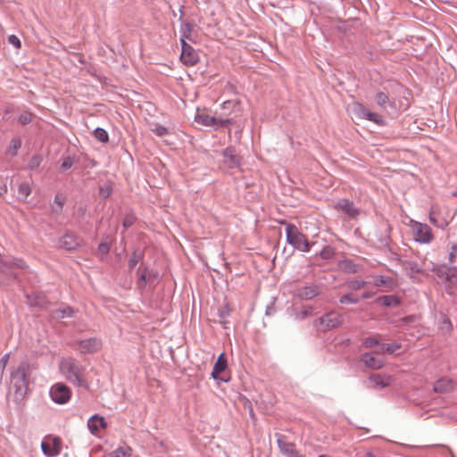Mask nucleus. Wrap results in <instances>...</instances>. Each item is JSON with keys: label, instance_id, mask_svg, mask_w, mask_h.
Instances as JSON below:
<instances>
[{"label": "nucleus", "instance_id": "1", "mask_svg": "<svg viewBox=\"0 0 457 457\" xmlns=\"http://www.w3.org/2000/svg\"><path fill=\"white\" fill-rule=\"evenodd\" d=\"M30 375V365L27 361H21L11 373V383L13 388V400L15 403H21L28 390L29 377Z\"/></svg>", "mask_w": 457, "mask_h": 457}, {"label": "nucleus", "instance_id": "2", "mask_svg": "<svg viewBox=\"0 0 457 457\" xmlns=\"http://www.w3.org/2000/svg\"><path fill=\"white\" fill-rule=\"evenodd\" d=\"M61 374L72 385L87 388L85 368L75 359L64 358L59 365Z\"/></svg>", "mask_w": 457, "mask_h": 457}, {"label": "nucleus", "instance_id": "3", "mask_svg": "<svg viewBox=\"0 0 457 457\" xmlns=\"http://www.w3.org/2000/svg\"><path fill=\"white\" fill-rule=\"evenodd\" d=\"M456 210L450 208L445 202H436L429 212L430 222L437 228H445L453 219Z\"/></svg>", "mask_w": 457, "mask_h": 457}, {"label": "nucleus", "instance_id": "4", "mask_svg": "<svg viewBox=\"0 0 457 457\" xmlns=\"http://www.w3.org/2000/svg\"><path fill=\"white\" fill-rule=\"evenodd\" d=\"M280 224H285L287 242L294 248L307 253L310 251V245L306 237L298 229V228L292 224L287 223L286 220L279 221Z\"/></svg>", "mask_w": 457, "mask_h": 457}, {"label": "nucleus", "instance_id": "5", "mask_svg": "<svg viewBox=\"0 0 457 457\" xmlns=\"http://www.w3.org/2000/svg\"><path fill=\"white\" fill-rule=\"evenodd\" d=\"M433 271L445 284L447 293L453 294V291L457 289V267L440 266L434 268Z\"/></svg>", "mask_w": 457, "mask_h": 457}, {"label": "nucleus", "instance_id": "6", "mask_svg": "<svg viewBox=\"0 0 457 457\" xmlns=\"http://www.w3.org/2000/svg\"><path fill=\"white\" fill-rule=\"evenodd\" d=\"M344 322L343 316L337 312H329L315 320L314 326L320 331H328L340 327Z\"/></svg>", "mask_w": 457, "mask_h": 457}, {"label": "nucleus", "instance_id": "7", "mask_svg": "<svg viewBox=\"0 0 457 457\" xmlns=\"http://www.w3.org/2000/svg\"><path fill=\"white\" fill-rule=\"evenodd\" d=\"M49 395L54 403L62 405L71 400L72 392L64 383L57 382L51 386Z\"/></svg>", "mask_w": 457, "mask_h": 457}, {"label": "nucleus", "instance_id": "8", "mask_svg": "<svg viewBox=\"0 0 457 457\" xmlns=\"http://www.w3.org/2000/svg\"><path fill=\"white\" fill-rule=\"evenodd\" d=\"M411 229L415 241L420 244H428L433 239L431 228L425 223L411 221Z\"/></svg>", "mask_w": 457, "mask_h": 457}, {"label": "nucleus", "instance_id": "9", "mask_svg": "<svg viewBox=\"0 0 457 457\" xmlns=\"http://www.w3.org/2000/svg\"><path fill=\"white\" fill-rule=\"evenodd\" d=\"M277 445L279 452L286 457H305L296 448L295 444L287 440V436L282 434H275Z\"/></svg>", "mask_w": 457, "mask_h": 457}, {"label": "nucleus", "instance_id": "10", "mask_svg": "<svg viewBox=\"0 0 457 457\" xmlns=\"http://www.w3.org/2000/svg\"><path fill=\"white\" fill-rule=\"evenodd\" d=\"M353 112L354 115L359 119H364L372 121L378 126L386 125V120L382 118V116L378 115V113L370 112L361 104H356L353 106Z\"/></svg>", "mask_w": 457, "mask_h": 457}, {"label": "nucleus", "instance_id": "11", "mask_svg": "<svg viewBox=\"0 0 457 457\" xmlns=\"http://www.w3.org/2000/svg\"><path fill=\"white\" fill-rule=\"evenodd\" d=\"M321 290L319 286H304L296 288L294 291V296L301 300H312L320 295Z\"/></svg>", "mask_w": 457, "mask_h": 457}, {"label": "nucleus", "instance_id": "12", "mask_svg": "<svg viewBox=\"0 0 457 457\" xmlns=\"http://www.w3.org/2000/svg\"><path fill=\"white\" fill-rule=\"evenodd\" d=\"M102 346V343L96 337L82 339L78 342V350L82 353H94Z\"/></svg>", "mask_w": 457, "mask_h": 457}, {"label": "nucleus", "instance_id": "13", "mask_svg": "<svg viewBox=\"0 0 457 457\" xmlns=\"http://www.w3.org/2000/svg\"><path fill=\"white\" fill-rule=\"evenodd\" d=\"M394 378L387 374H374L369 378L370 387L371 388H385L389 386L394 382Z\"/></svg>", "mask_w": 457, "mask_h": 457}, {"label": "nucleus", "instance_id": "14", "mask_svg": "<svg viewBox=\"0 0 457 457\" xmlns=\"http://www.w3.org/2000/svg\"><path fill=\"white\" fill-rule=\"evenodd\" d=\"M227 365H228V362H227V359L225 358V353H221L219 355V357L212 368V371L211 374L212 378L214 380L227 382L228 379L219 377V374L223 372L226 370Z\"/></svg>", "mask_w": 457, "mask_h": 457}, {"label": "nucleus", "instance_id": "15", "mask_svg": "<svg viewBox=\"0 0 457 457\" xmlns=\"http://www.w3.org/2000/svg\"><path fill=\"white\" fill-rule=\"evenodd\" d=\"M180 60L187 66H193L198 62V55L190 45L183 46Z\"/></svg>", "mask_w": 457, "mask_h": 457}, {"label": "nucleus", "instance_id": "16", "mask_svg": "<svg viewBox=\"0 0 457 457\" xmlns=\"http://www.w3.org/2000/svg\"><path fill=\"white\" fill-rule=\"evenodd\" d=\"M454 387L455 382L450 378L444 377L435 382L433 390L438 394H445L453 391Z\"/></svg>", "mask_w": 457, "mask_h": 457}, {"label": "nucleus", "instance_id": "17", "mask_svg": "<svg viewBox=\"0 0 457 457\" xmlns=\"http://www.w3.org/2000/svg\"><path fill=\"white\" fill-rule=\"evenodd\" d=\"M361 361L364 365L372 370H379L385 365V361L380 358H377L373 353H365L361 356Z\"/></svg>", "mask_w": 457, "mask_h": 457}, {"label": "nucleus", "instance_id": "18", "mask_svg": "<svg viewBox=\"0 0 457 457\" xmlns=\"http://www.w3.org/2000/svg\"><path fill=\"white\" fill-rule=\"evenodd\" d=\"M223 163L229 169L236 168L239 165V159L235 150L231 147H228L223 151Z\"/></svg>", "mask_w": 457, "mask_h": 457}, {"label": "nucleus", "instance_id": "19", "mask_svg": "<svg viewBox=\"0 0 457 457\" xmlns=\"http://www.w3.org/2000/svg\"><path fill=\"white\" fill-rule=\"evenodd\" d=\"M375 103L380 107L382 111H387V108L395 109V104L389 96L384 92H377L375 95Z\"/></svg>", "mask_w": 457, "mask_h": 457}, {"label": "nucleus", "instance_id": "20", "mask_svg": "<svg viewBox=\"0 0 457 457\" xmlns=\"http://www.w3.org/2000/svg\"><path fill=\"white\" fill-rule=\"evenodd\" d=\"M28 303L31 306H37L39 308H46L49 305V301L44 294L27 295Z\"/></svg>", "mask_w": 457, "mask_h": 457}, {"label": "nucleus", "instance_id": "21", "mask_svg": "<svg viewBox=\"0 0 457 457\" xmlns=\"http://www.w3.org/2000/svg\"><path fill=\"white\" fill-rule=\"evenodd\" d=\"M60 246L66 250H74L79 246L78 238L71 234H65L59 240Z\"/></svg>", "mask_w": 457, "mask_h": 457}, {"label": "nucleus", "instance_id": "22", "mask_svg": "<svg viewBox=\"0 0 457 457\" xmlns=\"http://www.w3.org/2000/svg\"><path fill=\"white\" fill-rule=\"evenodd\" d=\"M106 423L103 417L93 415L87 420V428L92 434H96L100 428H105Z\"/></svg>", "mask_w": 457, "mask_h": 457}, {"label": "nucleus", "instance_id": "23", "mask_svg": "<svg viewBox=\"0 0 457 457\" xmlns=\"http://www.w3.org/2000/svg\"><path fill=\"white\" fill-rule=\"evenodd\" d=\"M336 208L343 211L351 218H355L359 215V210L354 206L353 202H338Z\"/></svg>", "mask_w": 457, "mask_h": 457}, {"label": "nucleus", "instance_id": "24", "mask_svg": "<svg viewBox=\"0 0 457 457\" xmlns=\"http://www.w3.org/2000/svg\"><path fill=\"white\" fill-rule=\"evenodd\" d=\"M195 122L203 126L214 127L218 123V119L206 113H197L195 116Z\"/></svg>", "mask_w": 457, "mask_h": 457}, {"label": "nucleus", "instance_id": "25", "mask_svg": "<svg viewBox=\"0 0 457 457\" xmlns=\"http://www.w3.org/2000/svg\"><path fill=\"white\" fill-rule=\"evenodd\" d=\"M378 301L386 307H396L400 304V300L395 295H384L379 297Z\"/></svg>", "mask_w": 457, "mask_h": 457}, {"label": "nucleus", "instance_id": "26", "mask_svg": "<svg viewBox=\"0 0 457 457\" xmlns=\"http://www.w3.org/2000/svg\"><path fill=\"white\" fill-rule=\"evenodd\" d=\"M405 270L411 277H413L417 274H424V270L414 262H407L405 263Z\"/></svg>", "mask_w": 457, "mask_h": 457}, {"label": "nucleus", "instance_id": "27", "mask_svg": "<svg viewBox=\"0 0 457 457\" xmlns=\"http://www.w3.org/2000/svg\"><path fill=\"white\" fill-rule=\"evenodd\" d=\"M132 450L129 446H120L113 451L110 457H131Z\"/></svg>", "mask_w": 457, "mask_h": 457}, {"label": "nucleus", "instance_id": "28", "mask_svg": "<svg viewBox=\"0 0 457 457\" xmlns=\"http://www.w3.org/2000/svg\"><path fill=\"white\" fill-rule=\"evenodd\" d=\"M144 257V252L140 250H135L129 260V267L130 269H133L137 266V264L143 259Z\"/></svg>", "mask_w": 457, "mask_h": 457}, {"label": "nucleus", "instance_id": "29", "mask_svg": "<svg viewBox=\"0 0 457 457\" xmlns=\"http://www.w3.org/2000/svg\"><path fill=\"white\" fill-rule=\"evenodd\" d=\"M151 281V273L150 270L145 269V270L141 273L137 280V287L143 289L145 287L146 284Z\"/></svg>", "mask_w": 457, "mask_h": 457}, {"label": "nucleus", "instance_id": "30", "mask_svg": "<svg viewBox=\"0 0 457 457\" xmlns=\"http://www.w3.org/2000/svg\"><path fill=\"white\" fill-rule=\"evenodd\" d=\"M21 146V139L18 137H13L11 141V145L7 149V154L11 156H15L17 154V151Z\"/></svg>", "mask_w": 457, "mask_h": 457}, {"label": "nucleus", "instance_id": "31", "mask_svg": "<svg viewBox=\"0 0 457 457\" xmlns=\"http://www.w3.org/2000/svg\"><path fill=\"white\" fill-rule=\"evenodd\" d=\"M73 310L70 306H66L64 308L56 309L54 311V315L58 319H63L66 317H71L73 316Z\"/></svg>", "mask_w": 457, "mask_h": 457}, {"label": "nucleus", "instance_id": "32", "mask_svg": "<svg viewBox=\"0 0 457 457\" xmlns=\"http://www.w3.org/2000/svg\"><path fill=\"white\" fill-rule=\"evenodd\" d=\"M340 266L341 269L347 273H355L358 271V265L349 260L342 262Z\"/></svg>", "mask_w": 457, "mask_h": 457}, {"label": "nucleus", "instance_id": "33", "mask_svg": "<svg viewBox=\"0 0 457 457\" xmlns=\"http://www.w3.org/2000/svg\"><path fill=\"white\" fill-rule=\"evenodd\" d=\"M94 137L102 143H106L109 140L107 131L102 128H96L94 130Z\"/></svg>", "mask_w": 457, "mask_h": 457}, {"label": "nucleus", "instance_id": "34", "mask_svg": "<svg viewBox=\"0 0 457 457\" xmlns=\"http://www.w3.org/2000/svg\"><path fill=\"white\" fill-rule=\"evenodd\" d=\"M339 303L341 304L358 303L359 298L353 294H346L340 297Z\"/></svg>", "mask_w": 457, "mask_h": 457}, {"label": "nucleus", "instance_id": "35", "mask_svg": "<svg viewBox=\"0 0 457 457\" xmlns=\"http://www.w3.org/2000/svg\"><path fill=\"white\" fill-rule=\"evenodd\" d=\"M447 260L450 263H455L457 261V244H452L449 247Z\"/></svg>", "mask_w": 457, "mask_h": 457}, {"label": "nucleus", "instance_id": "36", "mask_svg": "<svg viewBox=\"0 0 457 457\" xmlns=\"http://www.w3.org/2000/svg\"><path fill=\"white\" fill-rule=\"evenodd\" d=\"M41 449L45 455L47 457H54L59 455L58 450H52L51 447L45 442L41 443Z\"/></svg>", "mask_w": 457, "mask_h": 457}, {"label": "nucleus", "instance_id": "37", "mask_svg": "<svg viewBox=\"0 0 457 457\" xmlns=\"http://www.w3.org/2000/svg\"><path fill=\"white\" fill-rule=\"evenodd\" d=\"M452 328H453V326H452L450 319L446 315L443 314L442 320L440 323V329L448 332V331H451Z\"/></svg>", "mask_w": 457, "mask_h": 457}, {"label": "nucleus", "instance_id": "38", "mask_svg": "<svg viewBox=\"0 0 457 457\" xmlns=\"http://www.w3.org/2000/svg\"><path fill=\"white\" fill-rule=\"evenodd\" d=\"M400 348H401V345L400 344H396V343L383 345V352L386 353H389V354L394 353L395 352H396Z\"/></svg>", "mask_w": 457, "mask_h": 457}, {"label": "nucleus", "instance_id": "39", "mask_svg": "<svg viewBox=\"0 0 457 457\" xmlns=\"http://www.w3.org/2000/svg\"><path fill=\"white\" fill-rule=\"evenodd\" d=\"M366 285L364 280H351L347 283V287L352 290H358L363 288Z\"/></svg>", "mask_w": 457, "mask_h": 457}, {"label": "nucleus", "instance_id": "40", "mask_svg": "<svg viewBox=\"0 0 457 457\" xmlns=\"http://www.w3.org/2000/svg\"><path fill=\"white\" fill-rule=\"evenodd\" d=\"M313 308L311 306L303 307L302 311L296 313V318L303 320L312 314Z\"/></svg>", "mask_w": 457, "mask_h": 457}, {"label": "nucleus", "instance_id": "41", "mask_svg": "<svg viewBox=\"0 0 457 457\" xmlns=\"http://www.w3.org/2000/svg\"><path fill=\"white\" fill-rule=\"evenodd\" d=\"M362 345L367 348H371L373 346L378 345L379 341L376 337H366L363 339Z\"/></svg>", "mask_w": 457, "mask_h": 457}, {"label": "nucleus", "instance_id": "42", "mask_svg": "<svg viewBox=\"0 0 457 457\" xmlns=\"http://www.w3.org/2000/svg\"><path fill=\"white\" fill-rule=\"evenodd\" d=\"M18 120L21 125L29 124L32 120V114L29 112H24L19 116Z\"/></svg>", "mask_w": 457, "mask_h": 457}, {"label": "nucleus", "instance_id": "43", "mask_svg": "<svg viewBox=\"0 0 457 457\" xmlns=\"http://www.w3.org/2000/svg\"><path fill=\"white\" fill-rule=\"evenodd\" d=\"M136 220V217L133 213H129L123 220V227L124 228L131 227Z\"/></svg>", "mask_w": 457, "mask_h": 457}, {"label": "nucleus", "instance_id": "44", "mask_svg": "<svg viewBox=\"0 0 457 457\" xmlns=\"http://www.w3.org/2000/svg\"><path fill=\"white\" fill-rule=\"evenodd\" d=\"M42 158L39 155L33 156L29 162V168L31 170L37 169L41 163Z\"/></svg>", "mask_w": 457, "mask_h": 457}, {"label": "nucleus", "instance_id": "45", "mask_svg": "<svg viewBox=\"0 0 457 457\" xmlns=\"http://www.w3.org/2000/svg\"><path fill=\"white\" fill-rule=\"evenodd\" d=\"M154 131L157 136L160 137L166 136L169 133V129L166 127L160 124L155 125Z\"/></svg>", "mask_w": 457, "mask_h": 457}, {"label": "nucleus", "instance_id": "46", "mask_svg": "<svg viewBox=\"0 0 457 457\" xmlns=\"http://www.w3.org/2000/svg\"><path fill=\"white\" fill-rule=\"evenodd\" d=\"M320 256L321 258L323 259H330L332 258L333 254H334V251L332 248L327 246V247H324L321 251H320Z\"/></svg>", "mask_w": 457, "mask_h": 457}, {"label": "nucleus", "instance_id": "47", "mask_svg": "<svg viewBox=\"0 0 457 457\" xmlns=\"http://www.w3.org/2000/svg\"><path fill=\"white\" fill-rule=\"evenodd\" d=\"M19 193L21 195L27 197L30 194V187L28 184H21L19 186Z\"/></svg>", "mask_w": 457, "mask_h": 457}, {"label": "nucleus", "instance_id": "48", "mask_svg": "<svg viewBox=\"0 0 457 457\" xmlns=\"http://www.w3.org/2000/svg\"><path fill=\"white\" fill-rule=\"evenodd\" d=\"M73 165V160L71 157L70 156H67L66 158H64V160L62 161V169L63 170H68L70 168H71V166Z\"/></svg>", "mask_w": 457, "mask_h": 457}, {"label": "nucleus", "instance_id": "49", "mask_svg": "<svg viewBox=\"0 0 457 457\" xmlns=\"http://www.w3.org/2000/svg\"><path fill=\"white\" fill-rule=\"evenodd\" d=\"M191 30H192V26L188 22H183L181 24L180 31H181L182 35L188 36L187 34H189L191 32Z\"/></svg>", "mask_w": 457, "mask_h": 457}, {"label": "nucleus", "instance_id": "50", "mask_svg": "<svg viewBox=\"0 0 457 457\" xmlns=\"http://www.w3.org/2000/svg\"><path fill=\"white\" fill-rule=\"evenodd\" d=\"M110 251V245L109 244L107 243H101L99 244L98 245V252L103 254V255H105L109 253Z\"/></svg>", "mask_w": 457, "mask_h": 457}, {"label": "nucleus", "instance_id": "51", "mask_svg": "<svg viewBox=\"0 0 457 457\" xmlns=\"http://www.w3.org/2000/svg\"><path fill=\"white\" fill-rule=\"evenodd\" d=\"M52 450H58L59 453L62 450V440L59 437H54L53 438V446L51 447Z\"/></svg>", "mask_w": 457, "mask_h": 457}, {"label": "nucleus", "instance_id": "52", "mask_svg": "<svg viewBox=\"0 0 457 457\" xmlns=\"http://www.w3.org/2000/svg\"><path fill=\"white\" fill-rule=\"evenodd\" d=\"M8 42L17 48L21 47V41L15 35L9 36Z\"/></svg>", "mask_w": 457, "mask_h": 457}, {"label": "nucleus", "instance_id": "53", "mask_svg": "<svg viewBox=\"0 0 457 457\" xmlns=\"http://www.w3.org/2000/svg\"><path fill=\"white\" fill-rule=\"evenodd\" d=\"M111 195V187L109 186H105L100 188V195L103 198H108Z\"/></svg>", "mask_w": 457, "mask_h": 457}, {"label": "nucleus", "instance_id": "54", "mask_svg": "<svg viewBox=\"0 0 457 457\" xmlns=\"http://www.w3.org/2000/svg\"><path fill=\"white\" fill-rule=\"evenodd\" d=\"M232 124V120L229 119H218V123L214 127H225Z\"/></svg>", "mask_w": 457, "mask_h": 457}, {"label": "nucleus", "instance_id": "55", "mask_svg": "<svg viewBox=\"0 0 457 457\" xmlns=\"http://www.w3.org/2000/svg\"><path fill=\"white\" fill-rule=\"evenodd\" d=\"M389 280H390V278L388 277L379 276L377 278L376 282H377L378 286H381V285H386Z\"/></svg>", "mask_w": 457, "mask_h": 457}, {"label": "nucleus", "instance_id": "56", "mask_svg": "<svg viewBox=\"0 0 457 457\" xmlns=\"http://www.w3.org/2000/svg\"><path fill=\"white\" fill-rule=\"evenodd\" d=\"M12 265L19 269H25L26 264L21 259H17L13 261Z\"/></svg>", "mask_w": 457, "mask_h": 457}, {"label": "nucleus", "instance_id": "57", "mask_svg": "<svg viewBox=\"0 0 457 457\" xmlns=\"http://www.w3.org/2000/svg\"><path fill=\"white\" fill-rule=\"evenodd\" d=\"M8 360H9V354H8V353L4 354V355L1 358V360H0V364H1V366H2V370H4V369L5 368V366H6L7 362H8Z\"/></svg>", "mask_w": 457, "mask_h": 457}, {"label": "nucleus", "instance_id": "58", "mask_svg": "<svg viewBox=\"0 0 457 457\" xmlns=\"http://www.w3.org/2000/svg\"><path fill=\"white\" fill-rule=\"evenodd\" d=\"M186 39H189V36H184V35H181V38H180L181 50L183 49V46H184L188 45V44L186 42Z\"/></svg>", "mask_w": 457, "mask_h": 457}, {"label": "nucleus", "instance_id": "59", "mask_svg": "<svg viewBox=\"0 0 457 457\" xmlns=\"http://www.w3.org/2000/svg\"><path fill=\"white\" fill-rule=\"evenodd\" d=\"M150 273H151V281L149 282L150 284H154V281H155V278L157 277V274L154 273V271L150 270Z\"/></svg>", "mask_w": 457, "mask_h": 457}, {"label": "nucleus", "instance_id": "60", "mask_svg": "<svg viewBox=\"0 0 457 457\" xmlns=\"http://www.w3.org/2000/svg\"><path fill=\"white\" fill-rule=\"evenodd\" d=\"M370 297V294L369 292H365L363 295H362V298L363 299H368Z\"/></svg>", "mask_w": 457, "mask_h": 457}, {"label": "nucleus", "instance_id": "61", "mask_svg": "<svg viewBox=\"0 0 457 457\" xmlns=\"http://www.w3.org/2000/svg\"><path fill=\"white\" fill-rule=\"evenodd\" d=\"M56 203L58 204V206H59L60 208H62V204H63V202L58 201V202H56Z\"/></svg>", "mask_w": 457, "mask_h": 457}, {"label": "nucleus", "instance_id": "62", "mask_svg": "<svg viewBox=\"0 0 457 457\" xmlns=\"http://www.w3.org/2000/svg\"><path fill=\"white\" fill-rule=\"evenodd\" d=\"M453 197H457V191L452 193Z\"/></svg>", "mask_w": 457, "mask_h": 457}, {"label": "nucleus", "instance_id": "63", "mask_svg": "<svg viewBox=\"0 0 457 457\" xmlns=\"http://www.w3.org/2000/svg\"><path fill=\"white\" fill-rule=\"evenodd\" d=\"M319 457H330V456L327 455V454H320V455H319Z\"/></svg>", "mask_w": 457, "mask_h": 457}]
</instances>
